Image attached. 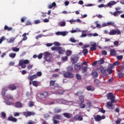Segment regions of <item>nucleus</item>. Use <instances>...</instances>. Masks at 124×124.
I'll return each mask as SVG.
<instances>
[{"label":"nucleus","mask_w":124,"mask_h":124,"mask_svg":"<svg viewBox=\"0 0 124 124\" xmlns=\"http://www.w3.org/2000/svg\"><path fill=\"white\" fill-rule=\"evenodd\" d=\"M28 63H30V61L28 60H20L19 61L18 65L19 66H21V68H26V67H27L26 64H28Z\"/></svg>","instance_id":"1"},{"label":"nucleus","mask_w":124,"mask_h":124,"mask_svg":"<svg viewBox=\"0 0 124 124\" xmlns=\"http://www.w3.org/2000/svg\"><path fill=\"white\" fill-rule=\"evenodd\" d=\"M62 117L60 114H56L53 117L52 121L53 122V124H59V121L57 120H62Z\"/></svg>","instance_id":"2"},{"label":"nucleus","mask_w":124,"mask_h":124,"mask_svg":"<svg viewBox=\"0 0 124 124\" xmlns=\"http://www.w3.org/2000/svg\"><path fill=\"white\" fill-rule=\"evenodd\" d=\"M107 99L110 100L112 103H115V96L112 93H109L107 94Z\"/></svg>","instance_id":"3"},{"label":"nucleus","mask_w":124,"mask_h":124,"mask_svg":"<svg viewBox=\"0 0 124 124\" xmlns=\"http://www.w3.org/2000/svg\"><path fill=\"white\" fill-rule=\"evenodd\" d=\"M121 31L119 29L116 30H112L110 31L109 32L108 34L109 35H115V34L120 35L121 34Z\"/></svg>","instance_id":"4"},{"label":"nucleus","mask_w":124,"mask_h":124,"mask_svg":"<svg viewBox=\"0 0 124 124\" xmlns=\"http://www.w3.org/2000/svg\"><path fill=\"white\" fill-rule=\"evenodd\" d=\"M63 75L64 78H74V74L69 72H66L64 73Z\"/></svg>","instance_id":"5"},{"label":"nucleus","mask_w":124,"mask_h":124,"mask_svg":"<svg viewBox=\"0 0 124 124\" xmlns=\"http://www.w3.org/2000/svg\"><path fill=\"white\" fill-rule=\"evenodd\" d=\"M56 80H50L49 82V86L50 87H54L53 88L54 90L56 89V88H60V85L58 84V83H55Z\"/></svg>","instance_id":"6"},{"label":"nucleus","mask_w":124,"mask_h":124,"mask_svg":"<svg viewBox=\"0 0 124 124\" xmlns=\"http://www.w3.org/2000/svg\"><path fill=\"white\" fill-rule=\"evenodd\" d=\"M106 117L105 115H102V116L99 115H97L94 117V119L96 122H100L101 120H104Z\"/></svg>","instance_id":"7"},{"label":"nucleus","mask_w":124,"mask_h":124,"mask_svg":"<svg viewBox=\"0 0 124 124\" xmlns=\"http://www.w3.org/2000/svg\"><path fill=\"white\" fill-rule=\"evenodd\" d=\"M83 67V64L81 63H78L76 64L74 66V68L76 69V70L79 71Z\"/></svg>","instance_id":"8"},{"label":"nucleus","mask_w":124,"mask_h":124,"mask_svg":"<svg viewBox=\"0 0 124 124\" xmlns=\"http://www.w3.org/2000/svg\"><path fill=\"white\" fill-rule=\"evenodd\" d=\"M111 15H113L114 17H118L119 16V14H122L123 13V11H115L114 12L110 13Z\"/></svg>","instance_id":"9"},{"label":"nucleus","mask_w":124,"mask_h":124,"mask_svg":"<svg viewBox=\"0 0 124 124\" xmlns=\"http://www.w3.org/2000/svg\"><path fill=\"white\" fill-rule=\"evenodd\" d=\"M23 115L25 116L26 118H28V117H30L31 116H33L34 115V112H31V111L24 112H23Z\"/></svg>","instance_id":"10"},{"label":"nucleus","mask_w":124,"mask_h":124,"mask_svg":"<svg viewBox=\"0 0 124 124\" xmlns=\"http://www.w3.org/2000/svg\"><path fill=\"white\" fill-rule=\"evenodd\" d=\"M79 60V58H78V56H74L72 58H71V62L73 63H77V62Z\"/></svg>","instance_id":"11"},{"label":"nucleus","mask_w":124,"mask_h":124,"mask_svg":"<svg viewBox=\"0 0 124 124\" xmlns=\"http://www.w3.org/2000/svg\"><path fill=\"white\" fill-rule=\"evenodd\" d=\"M8 89H9L10 91H15V90H16L17 87L15 86V84H10L8 86Z\"/></svg>","instance_id":"12"},{"label":"nucleus","mask_w":124,"mask_h":124,"mask_svg":"<svg viewBox=\"0 0 124 124\" xmlns=\"http://www.w3.org/2000/svg\"><path fill=\"white\" fill-rule=\"evenodd\" d=\"M99 69L102 74H104V73H107L108 72V69H106L103 67H100Z\"/></svg>","instance_id":"13"},{"label":"nucleus","mask_w":124,"mask_h":124,"mask_svg":"<svg viewBox=\"0 0 124 124\" xmlns=\"http://www.w3.org/2000/svg\"><path fill=\"white\" fill-rule=\"evenodd\" d=\"M68 32L67 31H57L56 32V35H62V36H65Z\"/></svg>","instance_id":"14"},{"label":"nucleus","mask_w":124,"mask_h":124,"mask_svg":"<svg viewBox=\"0 0 124 124\" xmlns=\"http://www.w3.org/2000/svg\"><path fill=\"white\" fill-rule=\"evenodd\" d=\"M74 118L76 121H81L83 120V116L80 115H76L74 116Z\"/></svg>","instance_id":"15"},{"label":"nucleus","mask_w":124,"mask_h":124,"mask_svg":"<svg viewBox=\"0 0 124 124\" xmlns=\"http://www.w3.org/2000/svg\"><path fill=\"white\" fill-rule=\"evenodd\" d=\"M36 78H37V75L36 74L33 75L32 76H29L28 77V80H30V81H32L34 79H36Z\"/></svg>","instance_id":"16"},{"label":"nucleus","mask_w":124,"mask_h":124,"mask_svg":"<svg viewBox=\"0 0 124 124\" xmlns=\"http://www.w3.org/2000/svg\"><path fill=\"white\" fill-rule=\"evenodd\" d=\"M84 101H85L84 99V95H81L79 96L78 99V103H84Z\"/></svg>","instance_id":"17"},{"label":"nucleus","mask_w":124,"mask_h":124,"mask_svg":"<svg viewBox=\"0 0 124 124\" xmlns=\"http://www.w3.org/2000/svg\"><path fill=\"white\" fill-rule=\"evenodd\" d=\"M62 111V108H61L59 107H56L53 109V112L54 114H59V113H61V111Z\"/></svg>","instance_id":"18"},{"label":"nucleus","mask_w":124,"mask_h":124,"mask_svg":"<svg viewBox=\"0 0 124 124\" xmlns=\"http://www.w3.org/2000/svg\"><path fill=\"white\" fill-rule=\"evenodd\" d=\"M110 56H112V57H115L117 55V51H116V49H111L110 50Z\"/></svg>","instance_id":"19"},{"label":"nucleus","mask_w":124,"mask_h":124,"mask_svg":"<svg viewBox=\"0 0 124 124\" xmlns=\"http://www.w3.org/2000/svg\"><path fill=\"white\" fill-rule=\"evenodd\" d=\"M116 3L117 2H116V1H110L106 5L107 7H111V6L115 5V4H116Z\"/></svg>","instance_id":"20"},{"label":"nucleus","mask_w":124,"mask_h":124,"mask_svg":"<svg viewBox=\"0 0 124 124\" xmlns=\"http://www.w3.org/2000/svg\"><path fill=\"white\" fill-rule=\"evenodd\" d=\"M8 121L10 122H14V123H16L17 122V119L15 118V117H13V116H9L8 118Z\"/></svg>","instance_id":"21"},{"label":"nucleus","mask_w":124,"mask_h":124,"mask_svg":"<svg viewBox=\"0 0 124 124\" xmlns=\"http://www.w3.org/2000/svg\"><path fill=\"white\" fill-rule=\"evenodd\" d=\"M65 52V50H64V48L60 46L59 49L58 50V53L60 55H62V54H64V52Z\"/></svg>","instance_id":"22"},{"label":"nucleus","mask_w":124,"mask_h":124,"mask_svg":"<svg viewBox=\"0 0 124 124\" xmlns=\"http://www.w3.org/2000/svg\"><path fill=\"white\" fill-rule=\"evenodd\" d=\"M91 46H92V47H91V48H90L91 51H95V50H96V43L91 44Z\"/></svg>","instance_id":"23"},{"label":"nucleus","mask_w":124,"mask_h":124,"mask_svg":"<svg viewBox=\"0 0 124 124\" xmlns=\"http://www.w3.org/2000/svg\"><path fill=\"white\" fill-rule=\"evenodd\" d=\"M91 74L92 75L93 78H97V77H98V73H97V72H96L95 71L92 72Z\"/></svg>","instance_id":"24"},{"label":"nucleus","mask_w":124,"mask_h":124,"mask_svg":"<svg viewBox=\"0 0 124 124\" xmlns=\"http://www.w3.org/2000/svg\"><path fill=\"white\" fill-rule=\"evenodd\" d=\"M16 108H22V105L21 102H17L16 103Z\"/></svg>","instance_id":"25"},{"label":"nucleus","mask_w":124,"mask_h":124,"mask_svg":"<svg viewBox=\"0 0 124 124\" xmlns=\"http://www.w3.org/2000/svg\"><path fill=\"white\" fill-rule=\"evenodd\" d=\"M63 115L67 119H70V118H71V115L67 112L63 113Z\"/></svg>","instance_id":"26"},{"label":"nucleus","mask_w":124,"mask_h":124,"mask_svg":"<svg viewBox=\"0 0 124 124\" xmlns=\"http://www.w3.org/2000/svg\"><path fill=\"white\" fill-rule=\"evenodd\" d=\"M7 91H8V89L6 87L3 88L2 89V91L1 93V95H5V93H6Z\"/></svg>","instance_id":"27"},{"label":"nucleus","mask_w":124,"mask_h":124,"mask_svg":"<svg viewBox=\"0 0 124 124\" xmlns=\"http://www.w3.org/2000/svg\"><path fill=\"white\" fill-rule=\"evenodd\" d=\"M65 54L67 57H70L72 54V51L70 50H67L65 52Z\"/></svg>","instance_id":"28"},{"label":"nucleus","mask_w":124,"mask_h":124,"mask_svg":"<svg viewBox=\"0 0 124 124\" xmlns=\"http://www.w3.org/2000/svg\"><path fill=\"white\" fill-rule=\"evenodd\" d=\"M56 2H53L52 4L48 5V8L49 9H52V8H53V7L56 6Z\"/></svg>","instance_id":"29"},{"label":"nucleus","mask_w":124,"mask_h":124,"mask_svg":"<svg viewBox=\"0 0 124 124\" xmlns=\"http://www.w3.org/2000/svg\"><path fill=\"white\" fill-rule=\"evenodd\" d=\"M82 53L83 54L84 56H87L88 53H89V50H88L87 48H83Z\"/></svg>","instance_id":"30"},{"label":"nucleus","mask_w":124,"mask_h":124,"mask_svg":"<svg viewBox=\"0 0 124 124\" xmlns=\"http://www.w3.org/2000/svg\"><path fill=\"white\" fill-rule=\"evenodd\" d=\"M5 97H6V99H7V100H14V99H13V97H12L10 94H8V95H6Z\"/></svg>","instance_id":"31"},{"label":"nucleus","mask_w":124,"mask_h":124,"mask_svg":"<svg viewBox=\"0 0 124 124\" xmlns=\"http://www.w3.org/2000/svg\"><path fill=\"white\" fill-rule=\"evenodd\" d=\"M105 62L104 61V58L101 59L99 61H97L98 64H103Z\"/></svg>","instance_id":"32"},{"label":"nucleus","mask_w":124,"mask_h":124,"mask_svg":"<svg viewBox=\"0 0 124 124\" xmlns=\"http://www.w3.org/2000/svg\"><path fill=\"white\" fill-rule=\"evenodd\" d=\"M87 71H88V66H84L82 69V73H85L86 72H87Z\"/></svg>","instance_id":"33"},{"label":"nucleus","mask_w":124,"mask_h":124,"mask_svg":"<svg viewBox=\"0 0 124 124\" xmlns=\"http://www.w3.org/2000/svg\"><path fill=\"white\" fill-rule=\"evenodd\" d=\"M4 31H12V27H8V26H7V25H5L4 26Z\"/></svg>","instance_id":"34"},{"label":"nucleus","mask_w":124,"mask_h":124,"mask_svg":"<svg viewBox=\"0 0 124 124\" xmlns=\"http://www.w3.org/2000/svg\"><path fill=\"white\" fill-rule=\"evenodd\" d=\"M41 95L44 96V97H47V96H48V92H43L41 93Z\"/></svg>","instance_id":"35"},{"label":"nucleus","mask_w":124,"mask_h":124,"mask_svg":"<svg viewBox=\"0 0 124 124\" xmlns=\"http://www.w3.org/2000/svg\"><path fill=\"white\" fill-rule=\"evenodd\" d=\"M44 54V59L45 60H47V58H48L50 56V53H49V52H46Z\"/></svg>","instance_id":"36"},{"label":"nucleus","mask_w":124,"mask_h":124,"mask_svg":"<svg viewBox=\"0 0 124 124\" xmlns=\"http://www.w3.org/2000/svg\"><path fill=\"white\" fill-rule=\"evenodd\" d=\"M122 72H121V71H118V77L119 78H123L124 76V73H122Z\"/></svg>","instance_id":"37"},{"label":"nucleus","mask_w":124,"mask_h":124,"mask_svg":"<svg viewBox=\"0 0 124 124\" xmlns=\"http://www.w3.org/2000/svg\"><path fill=\"white\" fill-rule=\"evenodd\" d=\"M9 56L10 57V58L14 59V58H15V57H16V53H11L9 54Z\"/></svg>","instance_id":"38"},{"label":"nucleus","mask_w":124,"mask_h":124,"mask_svg":"<svg viewBox=\"0 0 124 124\" xmlns=\"http://www.w3.org/2000/svg\"><path fill=\"white\" fill-rule=\"evenodd\" d=\"M87 91H94V88H93L92 86H88L86 87Z\"/></svg>","instance_id":"39"},{"label":"nucleus","mask_w":124,"mask_h":124,"mask_svg":"<svg viewBox=\"0 0 124 124\" xmlns=\"http://www.w3.org/2000/svg\"><path fill=\"white\" fill-rule=\"evenodd\" d=\"M67 70L68 72H73V67L72 66H69L67 68Z\"/></svg>","instance_id":"40"},{"label":"nucleus","mask_w":124,"mask_h":124,"mask_svg":"<svg viewBox=\"0 0 124 124\" xmlns=\"http://www.w3.org/2000/svg\"><path fill=\"white\" fill-rule=\"evenodd\" d=\"M60 46H54L51 47L52 51H59Z\"/></svg>","instance_id":"41"},{"label":"nucleus","mask_w":124,"mask_h":124,"mask_svg":"<svg viewBox=\"0 0 124 124\" xmlns=\"http://www.w3.org/2000/svg\"><path fill=\"white\" fill-rule=\"evenodd\" d=\"M22 36L23 37L22 40L23 41H26L27 39H28V37H27V33H24L23 35Z\"/></svg>","instance_id":"42"},{"label":"nucleus","mask_w":124,"mask_h":124,"mask_svg":"<svg viewBox=\"0 0 124 124\" xmlns=\"http://www.w3.org/2000/svg\"><path fill=\"white\" fill-rule=\"evenodd\" d=\"M113 103H112V101H110V102H108L107 103V105L108 107H112L113 106Z\"/></svg>","instance_id":"43"},{"label":"nucleus","mask_w":124,"mask_h":124,"mask_svg":"<svg viewBox=\"0 0 124 124\" xmlns=\"http://www.w3.org/2000/svg\"><path fill=\"white\" fill-rule=\"evenodd\" d=\"M85 32H86V31H82V34L80 35V37H86V36H87V35H87V34L85 33Z\"/></svg>","instance_id":"44"},{"label":"nucleus","mask_w":124,"mask_h":124,"mask_svg":"<svg viewBox=\"0 0 124 124\" xmlns=\"http://www.w3.org/2000/svg\"><path fill=\"white\" fill-rule=\"evenodd\" d=\"M78 104H79L80 108H83L86 107V105H85V104H83V103H78Z\"/></svg>","instance_id":"45"},{"label":"nucleus","mask_w":124,"mask_h":124,"mask_svg":"<svg viewBox=\"0 0 124 124\" xmlns=\"http://www.w3.org/2000/svg\"><path fill=\"white\" fill-rule=\"evenodd\" d=\"M67 60H68V57H67V56H63L62 58V60L63 62H66V61H67Z\"/></svg>","instance_id":"46"},{"label":"nucleus","mask_w":124,"mask_h":124,"mask_svg":"<svg viewBox=\"0 0 124 124\" xmlns=\"http://www.w3.org/2000/svg\"><path fill=\"white\" fill-rule=\"evenodd\" d=\"M70 41L73 43H76V40L74 37H71L70 39Z\"/></svg>","instance_id":"47"},{"label":"nucleus","mask_w":124,"mask_h":124,"mask_svg":"<svg viewBox=\"0 0 124 124\" xmlns=\"http://www.w3.org/2000/svg\"><path fill=\"white\" fill-rule=\"evenodd\" d=\"M19 50H20V48H19L18 47H15L12 49V50L14 52H19Z\"/></svg>","instance_id":"48"},{"label":"nucleus","mask_w":124,"mask_h":124,"mask_svg":"<svg viewBox=\"0 0 124 124\" xmlns=\"http://www.w3.org/2000/svg\"><path fill=\"white\" fill-rule=\"evenodd\" d=\"M32 84L33 86H34V87H38V83L36 81H32Z\"/></svg>","instance_id":"49"},{"label":"nucleus","mask_w":124,"mask_h":124,"mask_svg":"<svg viewBox=\"0 0 124 124\" xmlns=\"http://www.w3.org/2000/svg\"><path fill=\"white\" fill-rule=\"evenodd\" d=\"M34 23L35 25H37L38 24H40L41 23V21L39 19H37L36 20H34Z\"/></svg>","instance_id":"50"},{"label":"nucleus","mask_w":124,"mask_h":124,"mask_svg":"<svg viewBox=\"0 0 124 124\" xmlns=\"http://www.w3.org/2000/svg\"><path fill=\"white\" fill-rule=\"evenodd\" d=\"M94 82L95 85H99V84H100V81L98 79H95Z\"/></svg>","instance_id":"51"},{"label":"nucleus","mask_w":124,"mask_h":124,"mask_svg":"<svg viewBox=\"0 0 124 124\" xmlns=\"http://www.w3.org/2000/svg\"><path fill=\"white\" fill-rule=\"evenodd\" d=\"M26 26H31V22L30 21V20H28L26 22Z\"/></svg>","instance_id":"52"},{"label":"nucleus","mask_w":124,"mask_h":124,"mask_svg":"<svg viewBox=\"0 0 124 124\" xmlns=\"http://www.w3.org/2000/svg\"><path fill=\"white\" fill-rule=\"evenodd\" d=\"M29 107H32L34 105V103L33 102H30L28 103Z\"/></svg>","instance_id":"53"},{"label":"nucleus","mask_w":124,"mask_h":124,"mask_svg":"<svg viewBox=\"0 0 124 124\" xmlns=\"http://www.w3.org/2000/svg\"><path fill=\"white\" fill-rule=\"evenodd\" d=\"M76 76L78 80H81L82 79V78H81V76H80L78 74H77Z\"/></svg>","instance_id":"54"},{"label":"nucleus","mask_w":124,"mask_h":124,"mask_svg":"<svg viewBox=\"0 0 124 124\" xmlns=\"http://www.w3.org/2000/svg\"><path fill=\"white\" fill-rule=\"evenodd\" d=\"M114 24H115V23L112 21L107 22L108 26H114Z\"/></svg>","instance_id":"55"},{"label":"nucleus","mask_w":124,"mask_h":124,"mask_svg":"<svg viewBox=\"0 0 124 124\" xmlns=\"http://www.w3.org/2000/svg\"><path fill=\"white\" fill-rule=\"evenodd\" d=\"M15 40V39H14V38H12L9 39V40L8 41V43H12L13 42H14Z\"/></svg>","instance_id":"56"},{"label":"nucleus","mask_w":124,"mask_h":124,"mask_svg":"<svg viewBox=\"0 0 124 124\" xmlns=\"http://www.w3.org/2000/svg\"><path fill=\"white\" fill-rule=\"evenodd\" d=\"M4 40H5V38H4V36H2L0 39V44H1V43H2V41Z\"/></svg>","instance_id":"57"},{"label":"nucleus","mask_w":124,"mask_h":124,"mask_svg":"<svg viewBox=\"0 0 124 124\" xmlns=\"http://www.w3.org/2000/svg\"><path fill=\"white\" fill-rule=\"evenodd\" d=\"M120 70L121 72H124V65H122L121 66H120Z\"/></svg>","instance_id":"58"},{"label":"nucleus","mask_w":124,"mask_h":124,"mask_svg":"<svg viewBox=\"0 0 124 124\" xmlns=\"http://www.w3.org/2000/svg\"><path fill=\"white\" fill-rule=\"evenodd\" d=\"M36 75H37V76H38V77H40L41 76H42V73H41V72H38Z\"/></svg>","instance_id":"59"},{"label":"nucleus","mask_w":124,"mask_h":124,"mask_svg":"<svg viewBox=\"0 0 124 124\" xmlns=\"http://www.w3.org/2000/svg\"><path fill=\"white\" fill-rule=\"evenodd\" d=\"M1 115L2 117H4V119H5V117H6V114L5 113V112H2L1 113Z\"/></svg>","instance_id":"60"},{"label":"nucleus","mask_w":124,"mask_h":124,"mask_svg":"<svg viewBox=\"0 0 124 124\" xmlns=\"http://www.w3.org/2000/svg\"><path fill=\"white\" fill-rule=\"evenodd\" d=\"M54 45H55V46H61V44H60V43L58 42H55L54 43Z\"/></svg>","instance_id":"61"},{"label":"nucleus","mask_w":124,"mask_h":124,"mask_svg":"<svg viewBox=\"0 0 124 124\" xmlns=\"http://www.w3.org/2000/svg\"><path fill=\"white\" fill-rule=\"evenodd\" d=\"M124 58V57L123 56V55H120V56H118L117 57V59L118 60H119V61L121 60H122V59Z\"/></svg>","instance_id":"62"},{"label":"nucleus","mask_w":124,"mask_h":124,"mask_svg":"<svg viewBox=\"0 0 124 124\" xmlns=\"http://www.w3.org/2000/svg\"><path fill=\"white\" fill-rule=\"evenodd\" d=\"M27 124H35V122L34 121H32L31 120H30L28 123Z\"/></svg>","instance_id":"63"},{"label":"nucleus","mask_w":124,"mask_h":124,"mask_svg":"<svg viewBox=\"0 0 124 124\" xmlns=\"http://www.w3.org/2000/svg\"><path fill=\"white\" fill-rule=\"evenodd\" d=\"M65 22L64 21H63L61 23L60 25V27H64L65 26Z\"/></svg>","instance_id":"64"}]
</instances>
